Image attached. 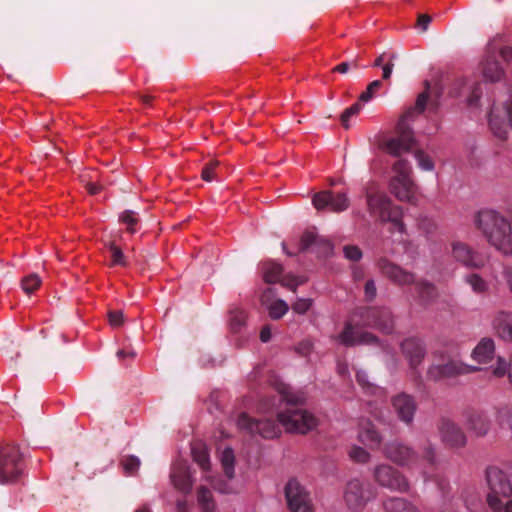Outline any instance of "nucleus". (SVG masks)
Returning <instances> with one entry per match:
<instances>
[{
	"label": "nucleus",
	"mask_w": 512,
	"mask_h": 512,
	"mask_svg": "<svg viewBox=\"0 0 512 512\" xmlns=\"http://www.w3.org/2000/svg\"><path fill=\"white\" fill-rule=\"evenodd\" d=\"M240 429L246 430L251 434H259L263 438H274L279 435L278 426L271 420H254L247 415H241L237 420Z\"/></svg>",
	"instance_id": "2eb2a0df"
},
{
	"label": "nucleus",
	"mask_w": 512,
	"mask_h": 512,
	"mask_svg": "<svg viewBox=\"0 0 512 512\" xmlns=\"http://www.w3.org/2000/svg\"><path fill=\"white\" fill-rule=\"evenodd\" d=\"M451 93L455 97H465L468 106L477 105L481 97V86L476 81L459 79L454 83Z\"/></svg>",
	"instance_id": "aec40b11"
},
{
	"label": "nucleus",
	"mask_w": 512,
	"mask_h": 512,
	"mask_svg": "<svg viewBox=\"0 0 512 512\" xmlns=\"http://www.w3.org/2000/svg\"><path fill=\"white\" fill-rule=\"evenodd\" d=\"M322 245L324 253L328 254L332 251V244L325 239L319 238L316 234L312 232H306L301 238V249L305 250L314 245Z\"/></svg>",
	"instance_id": "c756f323"
},
{
	"label": "nucleus",
	"mask_w": 512,
	"mask_h": 512,
	"mask_svg": "<svg viewBox=\"0 0 512 512\" xmlns=\"http://www.w3.org/2000/svg\"><path fill=\"white\" fill-rule=\"evenodd\" d=\"M451 255L457 263L468 269H482L488 262L486 255L459 241L452 243Z\"/></svg>",
	"instance_id": "1a4fd4ad"
},
{
	"label": "nucleus",
	"mask_w": 512,
	"mask_h": 512,
	"mask_svg": "<svg viewBox=\"0 0 512 512\" xmlns=\"http://www.w3.org/2000/svg\"><path fill=\"white\" fill-rule=\"evenodd\" d=\"M433 357L437 363H434L429 367L427 375L429 379L434 381L471 373L477 370L476 367L447 359L445 353L442 351H436L433 354Z\"/></svg>",
	"instance_id": "20e7f679"
},
{
	"label": "nucleus",
	"mask_w": 512,
	"mask_h": 512,
	"mask_svg": "<svg viewBox=\"0 0 512 512\" xmlns=\"http://www.w3.org/2000/svg\"><path fill=\"white\" fill-rule=\"evenodd\" d=\"M170 479L173 486L184 493L190 492L193 480L191 478V474L188 466L185 462H177L173 465Z\"/></svg>",
	"instance_id": "5701e85b"
},
{
	"label": "nucleus",
	"mask_w": 512,
	"mask_h": 512,
	"mask_svg": "<svg viewBox=\"0 0 512 512\" xmlns=\"http://www.w3.org/2000/svg\"><path fill=\"white\" fill-rule=\"evenodd\" d=\"M313 300L310 298H298L292 304V310L297 314H305L312 306Z\"/></svg>",
	"instance_id": "603ef678"
},
{
	"label": "nucleus",
	"mask_w": 512,
	"mask_h": 512,
	"mask_svg": "<svg viewBox=\"0 0 512 512\" xmlns=\"http://www.w3.org/2000/svg\"><path fill=\"white\" fill-rule=\"evenodd\" d=\"M401 349L413 369L420 365L425 357V348L421 341L417 339L409 338L404 340L401 344Z\"/></svg>",
	"instance_id": "393cba45"
},
{
	"label": "nucleus",
	"mask_w": 512,
	"mask_h": 512,
	"mask_svg": "<svg viewBox=\"0 0 512 512\" xmlns=\"http://www.w3.org/2000/svg\"><path fill=\"white\" fill-rule=\"evenodd\" d=\"M389 189L399 201L413 205L418 202V187L413 179H390Z\"/></svg>",
	"instance_id": "a211bd4d"
},
{
	"label": "nucleus",
	"mask_w": 512,
	"mask_h": 512,
	"mask_svg": "<svg viewBox=\"0 0 512 512\" xmlns=\"http://www.w3.org/2000/svg\"><path fill=\"white\" fill-rule=\"evenodd\" d=\"M423 458L430 464H433L436 459L435 449L432 445H428L423 450Z\"/></svg>",
	"instance_id": "680f3d73"
},
{
	"label": "nucleus",
	"mask_w": 512,
	"mask_h": 512,
	"mask_svg": "<svg viewBox=\"0 0 512 512\" xmlns=\"http://www.w3.org/2000/svg\"><path fill=\"white\" fill-rule=\"evenodd\" d=\"M372 499V493L359 479L348 481L343 490V501L350 510H361Z\"/></svg>",
	"instance_id": "9d476101"
},
{
	"label": "nucleus",
	"mask_w": 512,
	"mask_h": 512,
	"mask_svg": "<svg viewBox=\"0 0 512 512\" xmlns=\"http://www.w3.org/2000/svg\"><path fill=\"white\" fill-rule=\"evenodd\" d=\"M492 327L502 340L512 343V312L499 310L492 319Z\"/></svg>",
	"instance_id": "b1692460"
},
{
	"label": "nucleus",
	"mask_w": 512,
	"mask_h": 512,
	"mask_svg": "<svg viewBox=\"0 0 512 512\" xmlns=\"http://www.w3.org/2000/svg\"><path fill=\"white\" fill-rule=\"evenodd\" d=\"M41 283L40 276L36 273H31L21 280V288L26 294H32L40 287Z\"/></svg>",
	"instance_id": "ea45409f"
},
{
	"label": "nucleus",
	"mask_w": 512,
	"mask_h": 512,
	"mask_svg": "<svg viewBox=\"0 0 512 512\" xmlns=\"http://www.w3.org/2000/svg\"><path fill=\"white\" fill-rule=\"evenodd\" d=\"M464 425L475 436H485L491 426V422L486 413L477 410H470L465 413Z\"/></svg>",
	"instance_id": "412c9836"
},
{
	"label": "nucleus",
	"mask_w": 512,
	"mask_h": 512,
	"mask_svg": "<svg viewBox=\"0 0 512 512\" xmlns=\"http://www.w3.org/2000/svg\"><path fill=\"white\" fill-rule=\"evenodd\" d=\"M486 480L489 492L486 501L489 508H497L500 500H505L512 495V486L508 477L499 468L491 467L486 471Z\"/></svg>",
	"instance_id": "39448f33"
},
{
	"label": "nucleus",
	"mask_w": 512,
	"mask_h": 512,
	"mask_svg": "<svg viewBox=\"0 0 512 512\" xmlns=\"http://www.w3.org/2000/svg\"><path fill=\"white\" fill-rule=\"evenodd\" d=\"M288 508L291 512H313L309 493L296 480H290L285 488Z\"/></svg>",
	"instance_id": "f8f14e48"
},
{
	"label": "nucleus",
	"mask_w": 512,
	"mask_h": 512,
	"mask_svg": "<svg viewBox=\"0 0 512 512\" xmlns=\"http://www.w3.org/2000/svg\"><path fill=\"white\" fill-rule=\"evenodd\" d=\"M367 210L370 216L380 223L390 222L400 232H405L402 221V209L393 204L392 200L381 191H368L366 194Z\"/></svg>",
	"instance_id": "f03ea898"
},
{
	"label": "nucleus",
	"mask_w": 512,
	"mask_h": 512,
	"mask_svg": "<svg viewBox=\"0 0 512 512\" xmlns=\"http://www.w3.org/2000/svg\"><path fill=\"white\" fill-rule=\"evenodd\" d=\"M245 321V314L242 311L234 313L231 317L230 324L234 330L239 329Z\"/></svg>",
	"instance_id": "13d9d810"
},
{
	"label": "nucleus",
	"mask_w": 512,
	"mask_h": 512,
	"mask_svg": "<svg viewBox=\"0 0 512 512\" xmlns=\"http://www.w3.org/2000/svg\"><path fill=\"white\" fill-rule=\"evenodd\" d=\"M333 340L347 347L378 344L376 336L369 332L359 330L351 323H346L343 330L337 336H334Z\"/></svg>",
	"instance_id": "ddd939ff"
},
{
	"label": "nucleus",
	"mask_w": 512,
	"mask_h": 512,
	"mask_svg": "<svg viewBox=\"0 0 512 512\" xmlns=\"http://www.w3.org/2000/svg\"><path fill=\"white\" fill-rule=\"evenodd\" d=\"M439 434L442 442L450 447L459 448L466 445L467 439L464 432L458 425L448 419L441 421Z\"/></svg>",
	"instance_id": "6ab92c4d"
},
{
	"label": "nucleus",
	"mask_w": 512,
	"mask_h": 512,
	"mask_svg": "<svg viewBox=\"0 0 512 512\" xmlns=\"http://www.w3.org/2000/svg\"><path fill=\"white\" fill-rule=\"evenodd\" d=\"M432 18L427 14H421L417 19V26L421 29L422 32L427 31L428 26L431 22Z\"/></svg>",
	"instance_id": "e2e57ef3"
},
{
	"label": "nucleus",
	"mask_w": 512,
	"mask_h": 512,
	"mask_svg": "<svg viewBox=\"0 0 512 512\" xmlns=\"http://www.w3.org/2000/svg\"><path fill=\"white\" fill-rule=\"evenodd\" d=\"M475 223L491 246L504 255H512V227L504 216L494 210H482Z\"/></svg>",
	"instance_id": "f257e3e1"
},
{
	"label": "nucleus",
	"mask_w": 512,
	"mask_h": 512,
	"mask_svg": "<svg viewBox=\"0 0 512 512\" xmlns=\"http://www.w3.org/2000/svg\"><path fill=\"white\" fill-rule=\"evenodd\" d=\"M504 110L509 121V126L512 127V98L505 102Z\"/></svg>",
	"instance_id": "338daca9"
},
{
	"label": "nucleus",
	"mask_w": 512,
	"mask_h": 512,
	"mask_svg": "<svg viewBox=\"0 0 512 512\" xmlns=\"http://www.w3.org/2000/svg\"><path fill=\"white\" fill-rule=\"evenodd\" d=\"M283 268L280 264L274 262H265L263 264V277L267 283L279 282Z\"/></svg>",
	"instance_id": "f704fd0d"
},
{
	"label": "nucleus",
	"mask_w": 512,
	"mask_h": 512,
	"mask_svg": "<svg viewBox=\"0 0 512 512\" xmlns=\"http://www.w3.org/2000/svg\"><path fill=\"white\" fill-rule=\"evenodd\" d=\"M489 123L491 129L496 137L499 139H506L508 136V124L501 121L500 117L495 114L494 111L491 112Z\"/></svg>",
	"instance_id": "c9c22d12"
},
{
	"label": "nucleus",
	"mask_w": 512,
	"mask_h": 512,
	"mask_svg": "<svg viewBox=\"0 0 512 512\" xmlns=\"http://www.w3.org/2000/svg\"><path fill=\"white\" fill-rule=\"evenodd\" d=\"M393 408L398 418L409 424L413 421L416 412V403L414 399L405 393H400L392 399Z\"/></svg>",
	"instance_id": "4be33fe9"
},
{
	"label": "nucleus",
	"mask_w": 512,
	"mask_h": 512,
	"mask_svg": "<svg viewBox=\"0 0 512 512\" xmlns=\"http://www.w3.org/2000/svg\"><path fill=\"white\" fill-rule=\"evenodd\" d=\"M306 281L307 279L304 276L293 275H286L280 280L282 286L293 292H296L297 287L304 284Z\"/></svg>",
	"instance_id": "a18cd8bd"
},
{
	"label": "nucleus",
	"mask_w": 512,
	"mask_h": 512,
	"mask_svg": "<svg viewBox=\"0 0 512 512\" xmlns=\"http://www.w3.org/2000/svg\"><path fill=\"white\" fill-rule=\"evenodd\" d=\"M382 83L380 80H374L372 81L368 86L367 89L360 94L359 100L363 102H368L373 98L375 93L381 88Z\"/></svg>",
	"instance_id": "09e8293b"
},
{
	"label": "nucleus",
	"mask_w": 512,
	"mask_h": 512,
	"mask_svg": "<svg viewBox=\"0 0 512 512\" xmlns=\"http://www.w3.org/2000/svg\"><path fill=\"white\" fill-rule=\"evenodd\" d=\"M278 421L290 433L305 434L317 426L316 418L306 410L288 409L278 414Z\"/></svg>",
	"instance_id": "6e6552de"
},
{
	"label": "nucleus",
	"mask_w": 512,
	"mask_h": 512,
	"mask_svg": "<svg viewBox=\"0 0 512 512\" xmlns=\"http://www.w3.org/2000/svg\"><path fill=\"white\" fill-rule=\"evenodd\" d=\"M350 458L357 463H367L370 461V453L360 446H353L349 451Z\"/></svg>",
	"instance_id": "49530a36"
},
{
	"label": "nucleus",
	"mask_w": 512,
	"mask_h": 512,
	"mask_svg": "<svg viewBox=\"0 0 512 512\" xmlns=\"http://www.w3.org/2000/svg\"><path fill=\"white\" fill-rule=\"evenodd\" d=\"M363 325L375 327L385 333L393 330L394 320L391 311L387 308H369L363 314Z\"/></svg>",
	"instance_id": "dca6fc26"
},
{
	"label": "nucleus",
	"mask_w": 512,
	"mask_h": 512,
	"mask_svg": "<svg viewBox=\"0 0 512 512\" xmlns=\"http://www.w3.org/2000/svg\"><path fill=\"white\" fill-rule=\"evenodd\" d=\"M87 189H88V192L90 194L95 195V194L99 193L102 190V186L101 185H97V184H93V183H88L87 184Z\"/></svg>",
	"instance_id": "774afa93"
},
{
	"label": "nucleus",
	"mask_w": 512,
	"mask_h": 512,
	"mask_svg": "<svg viewBox=\"0 0 512 512\" xmlns=\"http://www.w3.org/2000/svg\"><path fill=\"white\" fill-rule=\"evenodd\" d=\"M497 508H490L493 512H512V499L507 497L505 500H500L496 505Z\"/></svg>",
	"instance_id": "bf43d9fd"
},
{
	"label": "nucleus",
	"mask_w": 512,
	"mask_h": 512,
	"mask_svg": "<svg viewBox=\"0 0 512 512\" xmlns=\"http://www.w3.org/2000/svg\"><path fill=\"white\" fill-rule=\"evenodd\" d=\"M377 266L383 276L399 286L411 285L415 283V275L401 266L391 262L387 258H381Z\"/></svg>",
	"instance_id": "4468645a"
},
{
	"label": "nucleus",
	"mask_w": 512,
	"mask_h": 512,
	"mask_svg": "<svg viewBox=\"0 0 512 512\" xmlns=\"http://www.w3.org/2000/svg\"><path fill=\"white\" fill-rule=\"evenodd\" d=\"M495 345L491 338L482 339L472 352V357L479 363H488L494 356Z\"/></svg>",
	"instance_id": "cd10ccee"
},
{
	"label": "nucleus",
	"mask_w": 512,
	"mask_h": 512,
	"mask_svg": "<svg viewBox=\"0 0 512 512\" xmlns=\"http://www.w3.org/2000/svg\"><path fill=\"white\" fill-rule=\"evenodd\" d=\"M493 375L496 377H503L504 375H508L509 382L512 385V357L507 363L503 358L499 357L497 359L496 366L492 370Z\"/></svg>",
	"instance_id": "58836bf2"
},
{
	"label": "nucleus",
	"mask_w": 512,
	"mask_h": 512,
	"mask_svg": "<svg viewBox=\"0 0 512 512\" xmlns=\"http://www.w3.org/2000/svg\"><path fill=\"white\" fill-rule=\"evenodd\" d=\"M267 308L270 317L273 319H280L287 313L289 309L288 304L281 299L275 300L270 305H268Z\"/></svg>",
	"instance_id": "79ce46f5"
},
{
	"label": "nucleus",
	"mask_w": 512,
	"mask_h": 512,
	"mask_svg": "<svg viewBox=\"0 0 512 512\" xmlns=\"http://www.w3.org/2000/svg\"><path fill=\"white\" fill-rule=\"evenodd\" d=\"M364 291L368 300H373L376 297L377 289L374 280H368L366 282Z\"/></svg>",
	"instance_id": "052dcab7"
},
{
	"label": "nucleus",
	"mask_w": 512,
	"mask_h": 512,
	"mask_svg": "<svg viewBox=\"0 0 512 512\" xmlns=\"http://www.w3.org/2000/svg\"><path fill=\"white\" fill-rule=\"evenodd\" d=\"M361 108L362 107H361V105L359 103H355L352 106H350L349 108L344 110V112L341 115V122H342V125L346 129H348L350 127V125H349L350 117L358 114L359 111L361 110Z\"/></svg>",
	"instance_id": "864d4df0"
},
{
	"label": "nucleus",
	"mask_w": 512,
	"mask_h": 512,
	"mask_svg": "<svg viewBox=\"0 0 512 512\" xmlns=\"http://www.w3.org/2000/svg\"><path fill=\"white\" fill-rule=\"evenodd\" d=\"M106 246L108 247V249L111 252V257H112L111 265H120V266L127 265L123 251L113 241L107 243Z\"/></svg>",
	"instance_id": "c03bdc74"
},
{
	"label": "nucleus",
	"mask_w": 512,
	"mask_h": 512,
	"mask_svg": "<svg viewBox=\"0 0 512 512\" xmlns=\"http://www.w3.org/2000/svg\"><path fill=\"white\" fill-rule=\"evenodd\" d=\"M393 67H394V63L392 61H387V63H385L382 66V70H383L382 78L384 80L390 79L392 71H393Z\"/></svg>",
	"instance_id": "0e129e2a"
},
{
	"label": "nucleus",
	"mask_w": 512,
	"mask_h": 512,
	"mask_svg": "<svg viewBox=\"0 0 512 512\" xmlns=\"http://www.w3.org/2000/svg\"><path fill=\"white\" fill-rule=\"evenodd\" d=\"M23 455L16 445L0 448V484L15 482L23 473Z\"/></svg>",
	"instance_id": "7ed1b4c3"
},
{
	"label": "nucleus",
	"mask_w": 512,
	"mask_h": 512,
	"mask_svg": "<svg viewBox=\"0 0 512 512\" xmlns=\"http://www.w3.org/2000/svg\"><path fill=\"white\" fill-rule=\"evenodd\" d=\"M409 117V113L405 117H401L397 126L395 137H391L387 139L383 145L382 149L387 154H390L395 157L401 156L403 153L409 152L415 144V138L413 135V131L409 127L407 119Z\"/></svg>",
	"instance_id": "423d86ee"
},
{
	"label": "nucleus",
	"mask_w": 512,
	"mask_h": 512,
	"mask_svg": "<svg viewBox=\"0 0 512 512\" xmlns=\"http://www.w3.org/2000/svg\"><path fill=\"white\" fill-rule=\"evenodd\" d=\"M198 503L204 512H214L216 505L212 493L205 487L198 490Z\"/></svg>",
	"instance_id": "e433bc0d"
},
{
	"label": "nucleus",
	"mask_w": 512,
	"mask_h": 512,
	"mask_svg": "<svg viewBox=\"0 0 512 512\" xmlns=\"http://www.w3.org/2000/svg\"><path fill=\"white\" fill-rule=\"evenodd\" d=\"M416 288L424 299H430L435 296V287L429 282L419 281L416 283Z\"/></svg>",
	"instance_id": "8fccbe9b"
},
{
	"label": "nucleus",
	"mask_w": 512,
	"mask_h": 512,
	"mask_svg": "<svg viewBox=\"0 0 512 512\" xmlns=\"http://www.w3.org/2000/svg\"><path fill=\"white\" fill-rule=\"evenodd\" d=\"M383 452L386 458L400 466H410L418 459L417 453L411 447L399 442L388 443Z\"/></svg>",
	"instance_id": "f3484780"
},
{
	"label": "nucleus",
	"mask_w": 512,
	"mask_h": 512,
	"mask_svg": "<svg viewBox=\"0 0 512 512\" xmlns=\"http://www.w3.org/2000/svg\"><path fill=\"white\" fill-rule=\"evenodd\" d=\"M234 460L233 450L231 448H225L221 453V464L229 479L234 476Z\"/></svg>",
	"instance_id": "4c0bfd02"
},
{
	"label": "nucleus",
	"mask_w": 512,
	"mask_h": 512,
	"mask_svg": "<svg viewBox=\"0 0 512 512\" xmlns=\"http://www.w3.org/2000/svg\"><path fill=\"white\" fill-rule=\"evenodd\" d=\"M344 256L351 261H359L362 258V251L358 246L346 245L343 248Z\"/></svg>",
	"instance_id": "5fc2aeb1"
},
{
	"label": "nucleus",
	"mask_w": 512,
	"mask_h": 512,
	"mask_svg": "<svg viewBox=\"0 0 512 512\" xmlns=\"http://www.w3.org/2000/svg\"><path fill=\"white\" fill-rule=\"evenodd\" d=\"M119 220L122 224L127 226V230L130 233L136 232V225L139 223V218L133 210H125L119 216Z\"/></svg>",
	"instance_id": "a19ab883"
},
{
	"label": "nucleus",
	"mask_w": 512,
	"mask_h": 512,
	"mask_svg": "<svg viewBox=\"0 0 512 512\" xmlns=\"http://www.w3.org/2000/svg\"><path fill=\"white\" fill-rule=\"evenodd\" d=\"M358 440L371 449L379 448L382 443L381 435L368 420H364L360 423Z\"/></svg>",
	"instance_id": "a878e982"
},
{
	"label": "nucleus",
	"mask_w": 512,
	"mask_h": 512,
	"mask_svg": "<svg viewBox=\"0 0 512 512\" xmlns=\"http://www.w3.org/2000/svg\"><path fill=\"white\" fill-rule=\"evenodd\" d=\"M109 324L116 328L124 323V314L121 310H112L108 312Z\"/></svg>",
	"instance_id": "6e6d98bb"
},
{
	"label": "nucleus",
	"mask_w": 512,
	"mask_h": 512,
	"mask_svg": "<svg viewBox=\"0 0 512 512\" xmlns=\"http://www.w3.org/2000/svg\"><path fill=\"white\" fill-rule=\"evenodd\" d=\"M279 393L283 396V400L288 403H300L304 400L303 395L294 394L290 391V387L285 384L278 386Z\"/></svg>",
	"instance_id": "de8ad7c7"
},
{
	"label": "nucleus",
	"mask_w": 512,
	"mask_h": 512,
	"mask_svg": "<svg viewBox=\"0 0 512 512\" xmlns=\"http://www.w3.org/2000/svg\"><path fill=\"white\" fill-rule=\"evenodd\" d=\"M391 179H412V167L405 159H399L392 165Z\"/></svg>",
	"instance_id": "473e14b6"
},
{
	"label": "nucleus",
	"mask_w": 512,
	"mask_h": 512,
	"mask_svg": "<svg viewBox=\"0 0 512 512\" xmlns=\"http://www.w3.org/2000/svg\"><path fill=\"white\" fill-rule=\"evenodd\" d=\"M385 512H420L416 505L405 498L389 497L383 502Z\"/></svg>",
	"instance_id": "bb28decb"
},
{
	"label": "nucleus",
	"mask_w": 512,
	"mask_h": 512,
	"mask_svg": "<svg viewBox=\"0 0 512 512\" xmlns=\"http://www.w3.org/2000/svg\"><path fill=\"white\" fill-rule=\"evenodd\" d=\"M121 465L127 475H135L141 465L140 459L136 456H125L121 460Z\"/></svg>",
	"instance_id": "37998d69"
},
{
	"label": "nucleus",
	"mask_w": 512,
	"mask_h": 512,
	"mask_svg": "<svg viewBox=\"0 0 512 512\" xmlns=\"http://www.w3.org/2000/svg\"><path fill=\"white\" fill-rule=\"evenodd\" d=\"M373 479L381 487L393 492L408 493L410 483L407 477L388 464H379L373 469Z\"/></svg>",
	"instance_id": "0eeeda50"
},
{
	"label": "nucleus",
	"mask_w": 512,
	"mask_h": 512,
	"mask_svg": "<svg viewBox=\"0 0 512 512\" xmlns=\"http://www.w3.org/2000/svg\"><path fill=\"white\" fill-rule=\"evenodd\" d=\"M271 336H272V333H271L270 327L269 326H264L261 329V332H260V339H261V341L266 343V342H268L271 339Z\"/></svg>",
	"instance_id": "69168bd1"
},
{
	"label": "nucleus",
	"mask_w": 512,
	"mask_h": 512,
	"mask_svg": "<svg viewBox=\"0 0 512 512\" xmlns=\"http://www.w3.org/2000/svg\"><path fill=\"white\" fill-rule=\"evenodd\" d=\"M427 90H428V83L426 82V90L418 95V97L416 99V102H415V106L412 107V108H409L402 115V117H405L409 113V117L407 119L408 123L410 121H412L415 118L416 115L421 114L425 110L426 105H427V101H428V98H429V94H428Z\"/></svg>",
	"instance_id": "7c9ffc66"
},
{
	"label": "nucleus",
	"mask_w": 512,
	"mask_h": 512,
	"mask_svg": "<svg viewBox=\"0 0 512 512\" xmlns=\"http://www.w3.org/2000/svg\"><path fill=\"white\" fill-rule=\"evenodd\" d=\"M415 158L418 162V166L424 171H432L434 169V163L430 156L422 151L415 153Z\"/></svg>",
	"instance_id": "3c124183"
},
{
	"label": "nucleus",
	"mask_w": 512,
	"mask_h": 512,
	"mask_svg": "<svg viewBox=\"0 0 512 512\" xmlns=\"http://www.w3.org/2000/svg\"><path fill=\"white\" fill-rule=\"evenodd\" d=\"M465 282L476 294H485L489 290L488 282L479 274L473 273L465 277Z\"/></svg>",
	"instance_id": "72a5a7b5"
},
{
	"label": "nucleus",
	"mask_w": 512,
	"mask_h": 512,
	"mask_svg": "<svg viewBox=\"0 0 512 512\" xmlns=\"http://www.w3.org/2000/svg\"><path fill=\"white\" fill-rule=\"evenodd\" d=\"M312 204L318 211L328 209L331 212L339 213L349 208L350 200L345 192L325 190L313 195Z\"/></svg>",
	"instance_id": "9b49d317"
},
{
	"label": "nucleus",
	"mask_w": 512,
	"mask_h": 512,
	"mask_svg": "<svg viewBox=\"0 0 512 512\" xmlns=\"http://www.w3.org/2000/svg\"><path fill=\"white\" fill-rule=\"evenodd\" d=\"M219 162L217 160L211 161L207 164L202 170V178L203 180L210 182L214 178V170L218 166Z\"/></svg>",
	"instance_id": "4d7b16f0"
},
{
	"label": "nucleus",
	"mask_w": 512,
	"mask_h": 512,
	"mask_svg": "<svg viewBox=\"0 0 512 512\" xmlns=\"http://www.w3.org/2000/svg\"><path fill=\"white\" fill-rule=\"evenodd\" d=\"M191 453L194 461L205 471L210 468V459L207 447L201 443L196 442L191 448Z\"/></svg>",
	"instance_id": "c85d7f7f"
},
{
	"label": "nucleus",
	"mask_w": 512,
	"mask_h": 512,
	"mask_svg": "<svg viewBox=\"0 0 512 512\" xmlns=\"http://www.w3.org/2000/svg\"><path fill=\"white\" fill-rule=\"evenodd\" d=\"M503 69L500 67V65L493 60H487L484 63L483 68V76L487 81L490 82H497L500 81L503 77Z\"/></svg>",
	"instance_id": "2f4dec72"
}]
</instances>
